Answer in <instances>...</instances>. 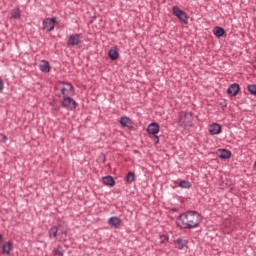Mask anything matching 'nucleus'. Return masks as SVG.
<instances>
[{"label":"nucleus","mask_w":256,"mask_h":256,"mask_svg":"<svg viewBox=\"0 0 256 256\" xmlns=\"http://www.w3.org/2000/svg\"><path fill=\"white\" fill-rule=\"evenodd\" d=\"M201 214L197 211H187L180 214L176 219L177 227L180 229H197L201 225Z\"/></svg>","instance_id":"nucleus-1"},{"label":"nucleus","mask_w":256,"mask_h":256,"mask_svg":"<svg viewBox=\"0 0 256 256\" xmlns=\"http://www.w3.org/2000/svg\"><path fill=\"white\" fill-rule=\"evenodd\" d=\"M179 127L187 129L193 126V112H181L178 119Z\"/></svg>","instance_id":"nucleus-2"},{"label":"nucleus","mask_w":256,"mask_h":256,"mask_svg":"<svg viewBox=\"0 0 256 256\" xmlns=\"http://www.w3.org/2000/svg\"><path fill=\"white\" fill-rule=\"evenodd\" d=\"M172 13L177 17V19H179L180 23H184V25L189 24V15H187V12L181 10L179 6H173Z\"/></svg>","instance_id":"nucleus-3"},{"label":"nucleus","mask_w":256,"mask_h":256,"mask_svg":"<svg viewBox=\"0 0 256 256\" xmlns=\"http://www.w3.org/2000/svg\"><path fill=\"white\" fill-rule=\"evenodd\" d=\"M62 107L69 111H73V109H77V101L69 96H64L62 100Z\"/></svg>","instance_id":"nucleus-4"},{"label":"nucleus","mask_w":256,"mask_h":256,"mask_svg":"<svg viewBox=\"0 0 256 256\" xmlns=\"http://www.w3.org/2000/svg\"><path fill=\"white\" fill-rule=\"evenodd\" d=\"M57 21V18H46L43 20L42 25L44 31H47L48 33L53 31L55 29V23Z\"/></svg>","instance_id":"nucleus-5"},{"label":"nucleus","mask_w":256,"mask_h":256,"mask_svg":"<svg viewBox=\"0 0 256 256\" xmlns=\"http://www.w3.org/2000/svg\"><path fill=\"white\" fill-rule=\"evenodd\" d=\"M63 84H64V86L60 89L61 96L62 97H68V96L71 95V93H73V91H75L73 89V84H71L69 82H65Z\"/></svg>","instance_id":"nucleus-6"},{"label":"nucleus","mask_w":256,"mask_h":256,"mask_svg":"<svg viewBox=\"0 0 256 256\" xmlns=\"http://www.w3.org/2000/svg\"><path fill=\"white\" fill-rule=\"evenodd\" d=\"M68 45L70 47H77V45H81V35L80 34H72L69 36Z\"/></svg>","instance_id":"nucleus-7"},{"label":"nucleus","mask_w":256,"mask_h":256,"mask_svg":"<svg viewBox=\"0 0 256 256\" xmlns=\"http://www.w3.org/2000/svg\"><path fill=\"white\" fill-rule=\"evenodd\" d=\"M120 124L122 125V127H126L130 131H133V129H135V127L133 126V120H131V118L127 116L121 117Z\"/></svg>","instance_id":"nucleus-8"},{"label":"nucleus","mask_w":256,"mask_h":256,"mask_svg":"<svg viewBox=\"0 0 256 256\" xmlns=\"http://www.w3.org/2000/svg\"><path fill=\"white\" fill-rule=\"evenodd\" d=\"M160 129H161V127L159 126V124L157 122H153L148 125L147 133H149L150 135H157V133H159Z\"/></svg>","instance_id":"nucleus-9"},{"label":"nucleus","mask_w":256,"mask_h":256,"mask_svg":"<svg viewBox=\"0 0 256 256\" xmlns=\"http://www.w3.org/2000/svg\"><path fill=\"white\" fill-rule=\"evenodd\" d=\"M121 223V218L117 216H113L108 220V225H110V227H114V229H119V227H121Z\"/></svg>","instance_id":"nucleus-10"},{"label":"nucleus","mask_w":256,"mask_h":256,"mask_svg":"<svg viewBox=\"0 0 256 256\" xmlns=\"http://www.w3.org/2000/svg\"><path fill=\"white\" fill-rule=\"evenodd\" d=\"M240 89L239 84L234 83L227 89V93L228 95H231V97H237V93H239Z\"/></svg>","instance_id":"nucleus-11"},{"label":"nucleus","mask_w":256,"mask_h":256,"mask_svg":"<svg viewBox=\"0 0 256 256\" xmlns=\"http://www.w3.org/2000/svg\"><path fill=\"white\" fill-rule=\"evenodd\" d=\"M221 131H222V127L218 123H212L209 127V133L211 135H219L221 134Z\"/></svg>","instance_id":"nucleus-12"},{"label":"nucleus","mask_w":256,"mask_h":256,"mask_svg":"<svg viewBox=\"0 0 256 256\" xmlns=\"http://www.w3.org/2000/svg\"><path fill=\"white\" fill-rule=\"evenodd\" d=\"M108 57L111 61H117V59H119V49L117 47H112L108 51Z\"/></svg>","instance_id":"nucleus-13"},{"label":"nucleus","mask_w":256,"mask_h":256,"mask_svg":"<svg viewBox=\"0 0 256 256\" xmlns=\"http://www.w3.org/2000/svg\"><path fill=\"white\" fill-rule=\"evenodd\" d=\"M39 69L42 71V73H49L51 71V65L49 64V61L41 60Z\"/></svg>","instance_id":"nucleus-14"},{"label":"nucleus","mask_w":256,"mask_h":256,"mask_svg":"<svg viewBox=\"0 0 256 256\" xmlns=\"http://www.w3.org/2000/svg\"><path fill=\"white\" fill-rule=\"evenodd\" d=\"M217 155L220 159H231V152L228 149H219Z\"/></svg>","instance_id":"nucleus-15"},{"label":"nucleus","mask_w":256,"mask_h":256,"mask_svg":"<svg viewBox=\"0 0 256 256\" xmlns=\"http://www.w3.org/2000/svg\"><path fill=\"white\" fill-rule=\"evenodd\" d=\"M102 183L107 187H115V179L109 175L102 178Z\"/></svg>","instance_id":"nucleus-16"},{"label":"nucleus","mask_w":256,"mask_h":256,"mask_svg":"<svg viewBox=\"0 0 256 256\" xmlns=\"http://www.w3.org/2000/svg\"><path fill=\"white\" fill-rule=\"evenodd\" d=\"M2 251L6 255H11V251H13V243L12 242H6L2 246Z\"/></svg>","instance_id":"nucleus-17"},{"label":"nucleus","mask_w":256,"mask_h":256,"mask_svg":"<svg viewBox=\"0 0 256 256\" xmlns=\"http://www.w3.org/2000/svg\"><path fill=\"white\" fill-rule=\"evenodd\" d=\"M213 34L215 35V37H223V35H225V29H223L222 27L216 26L213 29Z\"/></svg>","instance_id":"nucleus-18"},{"label":"nucleus","mask_w":256,"mask_h":256,"mask_svg":"<svg viewBox=\"0 0 256 256\" xmlns=\"http://www.w3.org/2000/svg\"><path fill=\"white\" fill-rule=\"evenodd\" d=\"M176 243L178 245V249L183 250V249H185V247H187V243H189V241H187L183 238H178L176 240Z\"/></svg>","instance_id":"nucleus-19"},{"label":"nucleus","mask_w":256,"mask_h":256,"mask_svg":"<svg viewBox=\"0 0 256 256\" xmlns=\"http://www.w3.org/2000/svg\"><path fill=\"white\" fill-rule=\"evenodd\" d=\"M12 19H20L21 18V9L15 8L11 12Z\"/></svg>","instance_id":"nucleus-20"},{"label":"nucleus","mask_w":256,"mask_h":256,"mask_svg":"<svg viewBox=\"0 0 256 256\" xmlns=\"http://www.w3.org/2000/svg\"><path fill=\"white\" fill-rule=\"evenodd\" d=\"M178 186L181 187V189H191V182L187 180H182L179 182Z\"/></svg>","instance_id":"nucleus-21"},{"label":"nucleus","mask_w":256,"mask_h":256,"mask_svg":"<svg viewBox=\"0 0 256 256\" xmlns=\"http://www.w3.org/2000/svg\"><path fill=\"white\" fill-rule=\"evenodd\" d=\"M57 233H59V228H57V226H53L50 228L49 230V237H57Z\"/></svg>","instance_id":"nucleus-22"},{"label":"nucleus","mask_w":256,"mask_h":256,"mask_svg":"<svg viewBox=\"0 0 256 256\" xmlns=\"http://www.w3.org/2000/svg\"><path fill=\"white\" fill-rule=\"evenodd\" d=\"M125 180H126L128 183H133V182H135V172H129V173L126 175Z\"/></svg>","instance_id":"nucleus-23"},{"label":"nucleus","mask_w":256,"mask_h":256,"mask_svg":"<svg viewBox=\"0 0 256 256\" xmlns=\"http://www.w3.org/2000/svg\"><path fill=\"white\" fill-rule=\"evenodd\" d=\"M54 255L56 256H63V247L58 245L57 248L53 250Z\"/></svg>","instance_id":"nucleus-24"},{"label":"nucleus","mask_w":256,"mask_h":256,"mask_svg":"<svg viewBox=\"0 0 256 256\" xmlns=\"http://www.w3.org/2000/svg\"><path fill=\"white\" fill-rule=\"evenodd\" d=\"M5 89V82L0 78V93H3V90Z\"/></svg>","instance_id":"nucleus-25"},{"label":"nucleus","mask_w":256,"mask_h":256,"mask_svg":"<svg viewBox=\"0 0 256 256\" xmlns=\"http://www.w3.org/2000/svg\"><path fill=\"white\" fill-rule=\"evenodd\" d=\"M152 141H153L154 145H157V143H159V136H157V134H155Z\"/></svg>","instance_id":"nucleus-26"},{"label":"nucleus","mask_w":256,"mask_h":256,"mask_svg":"<svg viewBox=\"0 0 256 256\" xmlns=\"http://www.w3.org/2000/svg\"><path fill=\"white\" fill-rule=\"evenodd\" d=\"M171 211H173V213H177V212L179 211V208L173 207V208L171 209Z\"/></svg>","instance_id":"nucleus-27"},{"label":"nucleus","mask_w":256,"mask_h":256,"mask_svg":"<svg viewBox=\"0 0 256 256\" xmlns=\"http://www.w3.org/2000/svg\"><path fill=\"white\" fill-rule=\"evenodd\" d=\"M0 136L2 137L3 141H7V136H5V134H0Z\"/></svg>","instance_id":"nucleus-28"},{"label":"nucleus","mask_w":256,"mask_h":256,"mask_svg":"<svg viewBox=\"0 0 256 256\" xmlns=\"http://www.w3.org/2000/svg\"><path fill=\"white\" fill-rule=\"evenodd\" d=\"M161 239H165L166 241H169V237H167L165 235L161 236Z\"/></svg>","instance_id":"nucleus-29"},{"label":"nucleus","mask_w":256,"mask_h":256,"mask_svg":"<svg viewBox=\"0 0 256 256\" xmlns=\"http://www.w3.org/2000/svg\"><path fill=\"white\" fill-rule=\"evenodd\" d=\"M220 105H221V107H227V103H225V102H221Z\"/></svg>","instance_id":"nucleus-30"},{"label":"nucleus","mask_w":256,"mask_h":256,"mask_svg":"<svg viewBox=\"0 0 256 256\" xmlns=\"http://www.w3.org/2000/svg\"><path fill=\"white\" fill-rule=\"evenodd\" d=\"M3 243V235L0 234V245Z\"/></svg>","instance_id":"nucleus-31"},{"label":"nucleus","mask_w":256,"mask_h":256,"mask_svg":"<svg viewBox=\"0 0 256 256\" xmlns=\"http://www.w3.org/2000/svg\"><path fill=\"white\" fill-rule=\"evenodd\" d=\"M253 67L256 69V60L253 62Z\"/></svg>","instance_id":"nucleus-32"},{"label":"nucleus","mask_w":256,"mask_h":256,"mask_svg":"<svg viewBox=\"0 0 256 256\" xmlns=\"http://www.w3.org/2000/svg\"><path fill=\"white\" fill-rule=\"evenodd\" d=\"M254 167L256 168V161L254 162Z\"/></svg>","instance_id":"nucleus-33"},{"label":"nucleus","mask_w":256,"mask_h":256,"mask_svg":"<svg viewBox=\"0 0 256 256\" xmlns=\"http://www.w3.org/2000/svg\"><path fill=\"white\" fill-rule=\"evenodd\" d=\"M103 158H104L103 161L105 162V156H103Z\"/></svg>","instance_id":"nucleus-34"}]
</instances>
